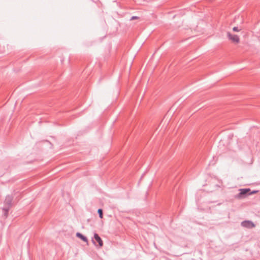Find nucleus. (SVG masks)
I'll list each match as a JSON object with an SVG mask.
<instances>
[{
    "instance_id": "f257e3e1",
    "label": "nucleus",
    "mask_w": 260,
    "mask_h": 260,
    "mask_svg": "<svg viewBox=\"0 0 260 260\" xmlns=\"http://www.w3.org/2000/svg\"><path fill=\"white\" fill-rule=\"evenodd\" d=\"M13 199V197L12 196L8 195L6 196L4 204L5 207L3 208V210L4 212V215L7 217L8 216V212L9 211L10 208L12 205V201Z\"/></svg>"
},
{
    "instance_id": "f03ea898",
    "label": "nucleus",
    "mask_w": 260,
    "mask_h": 260,
    "mask_svg": "<svg viewBox=\"0 0 260 260\" xmlns=\"http://www.w3.org/2000/svg\"><path fill=\"white\" fill-rule=\"evenodd\" d=\"M250 189L249 188H242L239 189V192L236 194L235 198L238 199H241L245 198L248 195H251L252 192H250Z\"/></svg>"
},
{
    "instance_id": "7ed1b4c3",
    "label": "nucleus",
    "mask_w": 260,
    "mask_h": 260,
    "mask_svg": "<svg viewBox=\"0 0 260 260\" xmlns=\"http://www.w3.org/2000/svg\"><path fill=\"white\" fill-rule=\"evenodd\" d=\"M241 225L243 227L249 229L255 226V224L251 220H244L241 222Z\"/></svg>"
},
{
    "instance_id": "20e7f679",
    "label": "nucleus",
    "mask_w": 260,
    "mask_h": 260,
    "mask_svg": "<svg viewBox=\"0 0 260 260\" xmlns=\"http://www.w3.org/2000/svg\"><path fill=\"white\" fill-rule=\"evenodd\" d=\"M228 38L235 43H239V38L236 35H232L230 32H228Z\"/></svg>"
},
{
    "instance_id": "39448f33",
    "label": "nucleus",
    "mask_w": 260,
    "mask_h": 260,
    "mask_svg": "<svg viewBox=\"0 0 260 260\" xmlns=\"http://www.w3.org/2000/svg\"><path fill=\"white\" fill-rule=\"evenodd\" d=\"M94 239L99 243V245L100 246V247H102L103 245V241L98 234H94Z\"/></svg>"
},
{
    "instance_id": "423d86ee",
    "label": "nucleus",
    "mask_w": 260,
    "mask_h": 260,
    "mask_svg": "<svg viewBox=\"0 0 260 260\" xmlns=\"http://www.w3.org/2000/svg\"><path fill=\"white\" fill-rule=\"evenodd\" d=\"M76 237L81 239L84 242H88L87 238L85 236L82 235L81 233L78 232L76 233Z\"/></svg>"
},
{
    "instance_id": "0eeeda50",
    "label": "nucleus",
    "mask_w": 260,
    "mask_h": 260,
    "mask_svg": "<svg viewBox=\"0 0 260 260\" xmlns=\"http://www.w3.org/2000/svg\"><path fill=\"white\" fill-rule=\"evenodd\" d=\"M98 213L99 214V217L100 218H103V212L102 209H99L98 210Z\"/></svg>"
},
{
    "instance_id": "6e6552de",
    "label": "nucleus",
    "mask_w": 260,
    "mask_h": 260,
    "mask_svg": "<svg viewBox=\"0 0 260 260\" xmlns=\"http://www.w3.org/2000/svg\"><path fill=\"white\" fill-rule=\"evenodd\" d=\"M241 30V29H239L238 27L235 26L233 28V30L234 31L238 32Z\"/></svg>"
},
{
    "instance_id": "1a4fd4ad",
    "label": "nucleus",
    "mask_w": 260,
    "mask_h": 260,
    "mask_svg": "<svg viewBox=\"0 0 260 260\" xmlns=\"http://www.w3.org/2000/svg\"><path fill=\"white\" fill-rule=\"evenodd\" d=\"M139 19V17H137V16H132L131 17V18L130 19V20H135V19Z\"/></svg>"
},
{
    "instance_id": "9d476101",
    "label": "nucleus",
    "mask_w": 260,
    "mask_h": 260,
    "mask_svg": "<svg viewBox=\"0 0 260 260\" xmlns=\"http://www.w3.org/2000/svg\"><path fill=\"white\" fill-rule=\"evenodd\" d=\"M257 192V191H252V192H252V194H253V193H255V192Z\"/></svg>"
},
{
    "instance_id": "9b49d317",
    "label": "nucleus",
    "mask_w": 260,
    "mask_h": 260,
    "mask_svg": "<svg viewBox=\"0 0 260 260\" xmlns=\"http://www.w3.org/2000/svg\"><path fill=\"white\" fill-rule=\"evenodd\" d=\"M92 242H93V243L94 244H95V242L94 241V240H92Z\"/></svg>"
}]
</instances>
